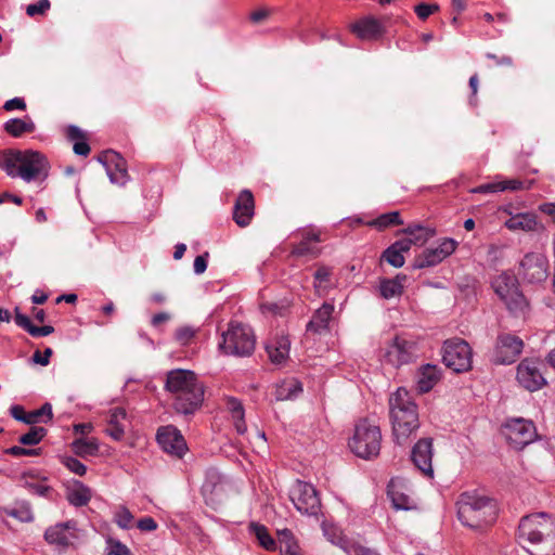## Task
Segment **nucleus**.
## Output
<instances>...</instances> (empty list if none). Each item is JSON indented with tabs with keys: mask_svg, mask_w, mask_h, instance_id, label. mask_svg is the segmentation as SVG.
I'll return each mask as SVG.
<instances>
[{
	"mask_svg": "<svg viewBox=\"0 0 555 555\" xmlns=\"http://www.w3.org/2000/svg\"><path fill=\"white\" fill-rule=\"evenodd\" d=\"M0 168L11 178H21L30 183L44 181L49 176L50 164L38 151L5 150L0 153Z\"/></svg>",
	"mask_w": 555,
	"mask_h": 555,
	"instance_id": "1",
	"label": "nucleus"
},
{
	"mask_svg": "<svg viewBox=\"0 0 555 555\" xmlns=\"http://www.w3.org/2000/svg\"><path fill=\"white\" fill-rule=\"evenodd\" d=\"M166 389L173 395V406L178 413L192 414L202 404L204 387L194 372L172 370L167 374Z\"/></svg>",
	"mask_w": 555,
	"mask_h": 555,
	"instance_id": "2",
	"label": "nucleus"
},
{
	"mask_svg": "<svg viewBox=\"0 0 555 555\" xmlns=\"http://www.w3.org/2000/svg\"><path fill=\"white\" fill-rule=\"evenodd\" d=\"M392 434L398 444H404L420 427L417 405L405 388H398L389 398Z\"/></svg>",
	"mask_w": 555,
	"mask_h": 555,
	"instance_id": "3",
	"label": "nucleus"
},
{
	"mask_svg": "<svg viewBox=\"0 0 555 555\" xmlns=\"http://www.w3.org/2000/svg\"><path fill=\"white\" fill-rule=\"evenodd\" d=\"M456 506L459 520L473 529H481L492 524L496 517L495 502L476 492L462 493Z\"/></svg>",
	"mask_w": 555,
	"mask_h": 555,
	"instance_id": "4",
	"label": "nucleus"
},
{
	"mask_svg": "<svg viewBox=\"0 0 555 555\" xmlns=\"http://www.w3.org/2000/svg\"><path fill=\"white\" fill-rule=\"evenodd\" d=\"M380 441L379 427L367 420H361L356 424L349 448L357 456L371 460L379 454Z\"/></svg>",
	"mask_w": 555,
	"mask_h": 555,
	"instance_id": "5",
	"label": "nucleus"
},
{
	"mask_svg": "<svg viewBox=\"0 0 555 555\" xmlns=\"http://www.w3.org/2000/svg\"><path fill=\"white\" fill-rule=\"evenodd\" d=\"M219 349L229 356L248 357L255 349V335L247 325L231 322L225 332L221 335Z\"/></svg>",
	"mask_w": 555,
	"mask_h": 555,
	"instance_id": "6",
	"label": "nucleus"
},
{
	"mask_svg": "<svg viewBox=\"0 0 555 555\" xmlns=\"http://www.w3.org/2000/svg\"><path fill=\"white\" fill-rule=\"evenodd\" d=\"M492 287L509 311L518 312L525 309L527 301L518 288V282L514 274L502 272L492 281Z\"/></svg>",
	"mask_w": 555,
	"mask_h": 555,
	"instance_id": "7",
	"label": "nucleus"
},
{
	"mask_svg": "<svg viewBox=\"0 0 555 555\" xmlns=\"http://www.w3.org/2000/svg\"><path fill=\"white\" fill-rule=\"evenodd\" d=\"M553 532V521L545 513H535L521 518L518 535L530 543H540L544 537Z\"/></svg>",
	"mask_w": 555,
	"mask_h": 555,
	"instance_id": "8",
	"label": "nucleus"
},
{
	"mask_svg": "<svg viewBox=\"0 0 555 555\" xmlns=\"http://www.w3.org/2000/svg\"><path fill=\"white\" fill-rule=\"evenodd\" d=\"M289 498L301 514L317 516L321 509L319 494L311 483L296 480L289 490Z\"/></svg>",
	"mask_w": 555,
	"mask_h": 555,
	"instance_id": "9",
	"label": "nucleus"
},
{
	"mask_svg": "<svg viewBox=\"0 0 555 555\" xmlns=\"http://www.w3.org/2000/svg\"><path fill=\"white\" fill-rule=\"evenodd\" d=\"M442 361L447 367L456 373L467 371L472 366V349L462 339L447 340L443 346Z\"/></svg>",
	"mask_w": 555,
	"mask_h": 555,
	"instance_id": "10",
	"label": "nucleus"
},
{
	"mask_svg": "<svg viewBox=\"0 0 555 555\" xmlns=\"http://www.w3.org/2000/svg\"><path fill=\"white\" fill-rule=\"evenodd\" d=\"M384 361L395 367L412 362L417 357L416 344L403 336H396L384 349Z\"/></svg>",
	"mask_w": 555,
	"mask_h": 555,
	"instance_id": "11",
	"label": "nucleus"
},
{
	"mask_svg": "<svg viewBox=\"0 0 555 555\" xmlns=\"http://www.w3.org/2000/svg\"><path fill=\"white\" fill-rule=\"evenodd\" d=\"M504 435L508 443L517 450L524 449L538 437L534 424L520 417L507 421L504 426Z\"/></svg>",
	"mask_w": 555,
	"mask_h": 555,
	"instance_id": "12",
	"label": "nucleus"
},
{
	"mask_svg": "<svg viewBox=\"0 0 555 555\" xmlns=\"http://www.w3.org/2000/svg\"><path fill=\"white\" fill-rule=\"evenodd\" d=\"M548 263L545 256L530 253L519 263L518 275L531 284L542 283L547 279Z\"/></svg>",
	"mask_w": 555,
	"mask_h": 555,
	"instance_id": "13",
	"label": "nucleus"
},
{
	"mask_svg": "<svg viewBox=\"0 0 555 555\" xmlns=\"http://www.w3.org/2000/svg\"><path fill=\"white\" fill-rule=\"evenodd\" d=\"M524 348L522 340L512 334H501L498 337L492 360L496 364H511L516 361Z\"/></svg>",
	"mask_w": 555,
	"mask_h": 555,
	"instance_id": "14",
	"label": "nucleus"
},
{
	"mask_svg": "<svg viewBox=\"0 0 555 555\" xmlns=\"http://www.w3.org/2000/svg\"><path fill=\"white\" fill-rule=\"evenodd\" d=\"M457 242L453 238H443L435 248L425 249L414 261V268L423 269L434 267L452 255L456 249Z\"/></svg>",
	"mask_w": 555,
	"mask_h": 555,
	"instance_id": "15",
	"label": "nucleus"
},
{
	"mask_svg": "<svg viewBox=\"0 0 555 555\" xmlns=\"http://www.w3.org/2000/svg\"><path fill=\"white\" fill-rule=\"evenodd\" d=\"M540 366L539 362L529 359H525L519 363L517 380L525 389L535 391L546 384Z\"/></svg>",
	"mask_w": 555,
	"mask_h": 555,
	"instance_id": "16",
	"label": "nucleus"
},
{
	"mask_svg": "<svg viewBox=\"0 0 555 555\" xmlns=\"http://www.w3.org/2000/svg\"><path fill=\"white\" fill-rule=\"evenodd\" d=\"M157 442L166 453L177 457H182L188 450L186 442L180 430L171 425L158 429Z\"/></svg>",
	"mask_w": 555,
	"mask_h": 555,
	"instance_id": "17",
	"label": "nucleus"
},
{
	"mask_svg": "<svg viewBox=\"0 0 555 555\" xmlns=\"http://www.w3.org/2000/svg\"><path fill=\"white\" fill-rule=\"evenodd\" d=\"M103 164L109 181L117 185H125L128 181L126 160L115 151H105L99 156Z\"/></svg>",
	"mask_w": 555,
	"mask_h": 555,
	"instance_id": "18",
	"label": "nucleus"
},
{
	"mask_svg": "<svg viewBox=\"0 0 555 555\" xmlns=\"http://www.w3.org/2000/svg\"><path fill=\"white\" fill-rule=\"evenodd\" d=\"M411 459L414 465L425 476L431 478L434 469L431 465L433 460V441L429 438L418 440L412 449Z\"/></svg>",
	"mask_w": 555,
	"mask_h": 555,
	"instance_id": "19",
	"label": "nucleus"
},
{
	"mask_svg": "<svg viewBox=\"0 0 555 555\" xmlns=\"http://www.w3.org/2000/svg\"><path fill=\"white\" fill-rule=\"evenodd\" d=\"M254 197L250 191L243 190L234 206L233 218L237 225L246 227L254 216Z\"/></svg>",
	"mask_w": 555,
	"mask_h": 555,
	"instance_id": "20",
	"label": "nucleus"
},
{
	"mask_svg": "<svg viewBox=\"0 0 555 555\" xmlns=\"http://www.w3.org/2000/svg\"><path fill=\"white\" fill-rule=\"evenodd\" d=\"M351 30L363 40H376L383 36V24L373 16H365L351 26Z\"/></svg>",
	"mask_w": 555,
	"mask_h": 555,
	"instance_id": "21",
	"label": "nucleus"
},
{
	"mask_svg": "<svg viewBox=\"0 0 555 555\" xmlns=\"http://www.w3.org/2000/svg\"><path fill=\"white\" fill-rule=\"evenodd\" d=\"M387 493L396 509H411L414 501L406 493L405 483L401 479H391L387 487Z\"/></svg>",
	"mask_w": 555,
	"mask_h": 555,
	"instance_id": "22",
	"label": "nucleus"
},
{
	"mask_svg": "<svg viewBox=\"0 0 555 555\" xmlns=\"http://www.w3.org/2000/svg\"><path fill=\"white\" fill-rule=\"evenodd\" d=\"M72 529L73 524L70 521L56 524L46 530L44 539L50 544L68 546L72 544V541L75 538V534L72 531Z\"/></svg>",
	"mask_w": 555,
	"mask_h": 555,
	"instance_id": "23",
	"label": "nucleus"
},
{
	"mask_svg": "<svg viewBox=\"0 0 555 555\" xmlns=\"http://www.w3.org/2000/svg\"><path fill=\"white\" fill-rule=\"evenodd\" d=\"M91 498V489L80 481L73 482L66 489V499L72 505L76 507L87 505L90 502Z\"/></svg>",
	"mask_w": 555,
	"mask_h": 555,
	"instance_id": "24",
	"label": "nucleus"
},
{
	"mask_svg": "<svg viewBox=\"0 0 555 555\" xmlns=\"http://www.w3.org/2000/svg\"><path fill=\"white\" fill-rule=\"evenodd\" d=\"M439 380V370L436 365L426 364L417 373L416 386L422 393L428 392Z\"/></svg>",
	"mask_w": 555,
	"mask_h": 555,
	"instance_id": "25",
	"label": "nucleus"
},
{
	"mask_svg": "<svg viewBox=\"0 0 555 555\" xmlns=\"http://www.w3.org/2000/svg\"><path fill=\"white\" fill-rule=\"evenodd\" d=\"M301 384L295 378L284 379L275 385L274 398L278 401L292 400L301 393Z\"/></svg>",
	"mask_w": 555,
	"mask_h": 555,
	"instance_id": "26",
	"label": "nucleus"
},
{
	"mask_svg": "<svg viewBox=\"0 0 555 555\" xmlns=\"http://www.w3.org/2000/svg\"><path fill=\"white\" fill-rule=\"evenodd\" d=\"M333 311V305L327 302L323 304L322 307H320L314 312L312 319L307 324V330L314 333H321L322 331L326 330L328 326V322L332 318Z\"/></svg>",
	"mask_w": 555,
	"mask_h": 555,
	"instance_id": "27",
	"label": "nucleus"
},
{
	"mask_svg": "<svg viewBox=\"0 0 555 555\" xmlns=\"http://www.w3.org/2000/svg\"><path fill=\"white\" fill-rule=\"evenodd\" d=\"M3 129L7 133L14 138H20L24 133L34 132L36 126L29 116L24 118H11L3 125Z\"/></svg>",
	"mask_w": 555,
	"mask_h": 555,
	"instance_id": "28",
	"label": "nucleus"
},
{
	"mask_svg": "<svg viewBox=\"0 0 555 555\" xmlns=\"http://www.w3.org/2000/svg\"><path fill=\"white\" fill-rule=\"evenodd\" d=\"M247 530L248 533L254 537L258 544L266 551H274L276 548V543L270 535L266 526L251 521L249 522Z\"/></svg>",
	"mask_w": 555,
	"mask_h": 555,
	"instance_id": "29",
	"label": "nucleus"
},
{
	"mask_svg": "<svg viewBox=\"0 0 555 555\" xmlns=\"http://www.w3.org/2000/svg\"><path fill=\"white\" fill-rule=\"evenodd\" d=\"M505 225L513 231H534L538 225L537 216L531 212L517 214L506 220Z\"/></svg>",
	"mask_w": 555,
	"mask_h": 555,
	"instance_id": "30",
	"label": "nucleus"
},
{
	"mask_svg": "<svg viewBox=\"0 0 555 555\" xmlns=\"http://www.w3.org/2000/svg\"><path fill=\"white\" fill-rule=\"evenodd\" d=\"M126 418V411L122 408H115L111 410L108 416V426L106 428V434L111 436L114 440L120 441L125 434V428L120 424L122 420Z\"/></svg>",
	"mask_w": 555,
	"mask_h": 555,
	"instance_id": "31",
	"label": "nucleus"
},
{
	"mask_svg": "<svg viewBox=\"0 0 555 555\" xmlns=\"http://www.w3.org/2000/svg\"><path fill=\"white\" fill-rule=\"evenodd\" d=\"M225 406L231 413L236 433L244 435L247 430V427L244 421L245 411L242 402L236 398L228 397L225 399Z\"/></svg>",
	"mask_w": 555,
	"mask_h": 555,
	"instance_id": "32",
	"label": "nucleus"
},
{
	"mask_svg": "<svg viewBox=\"0 0 555 555\" xmlns=\"http://www.w3.org/2000/svg\"><path fill=\"white\" fill-rule=\"evenodd\" d=\"M406 276L398 274L395 279H384L379 284L380 296L385 299H391L401 296L403 292V283Z\"/></svg>",
	"mask_w": 555,
	"mask_h": 555,
	"instance_id": "33",
	"label": "nucleus"
},
{
	"mask_svg": "<svg viewBox=\"0 0 555 555\" xmlns=\"http://www.w3.org/2000/svg\"><path fill=\"white\" fill-rule=\"evenodd\" d=\"M267 352L274 364H282L289 353V340L285 337L278 339L274 344L267 345Z\"/></svg>",
	"mask_w": 555,
	"mask_h": 555,
	"instance_id": "34",
	"label": "nucleus"
},
{
	"mask_svg": "<svg viewBox=\"0 0 555 555\" xmlns=\"http://www.w3.org/2000/svg\"><path fill=\"white\" fill-rule=\"evenodd\" d=\"M319 241V234L307 233L302 241L294 246L292 254L295 256L317 257L320 250L317 246L313 245V243Z\"/></svg>",
	"mask_w": 555,
	"mask_h": 555,
	"instance_id": "35",
	"label": "nucleus"
},
{
	"mask_svg": "<svg viewBox=\"0 0 555 555\" xmlns=\"http://www.w3.org/2000/svg\"><path fill=\"white\" fill-rule=\"evenodd\" d=\"M403 232L411 238L414 245L425 244L435 234L434 230L421 224L409 225Z\"/></svg>",
	"mask_w": 555,
	"mask_h": 555,
	"instance_id": "36",
	"label": "nucleus"
},
{
	"mask_svg": "<svg viewBox=\"0 0 555 555\" xmlns=\"http://www.w3.org/2000/svg\"><path fill=\"white\" fill-rule=\"evenodd\" d=\"M280 543L281 555H301L300 547L289 530L280 532Z\"/></svg>",
	"mask_w": 555,
	"mask_h": 555,
	"instance_id": "37",
	"label": "nucleus"
},
{
	"mask_svg": "<svg viewBox=\"0 0 555 555\" xmlns=\"http://www.w3.org/2000/svg\"><path fill=\"white\" fill-rule=\"evenodd\" d=\"M8 516L14 517L23 522H30L34 520V514L30 505L27 502L17 503L12 508H7Z\"/></svg>",
	"mask_w": 555,
	"mask_h": 555,
	"instance_id": "38",
	"label": "nucleus"
},
{
	"mask_svg": "<svg viewBox=\"0 0 555 555\" xmlns=\"http://www.w3.org/2000/svg\"><path fill=\"white\" fill-rule=\"evenodd\" d=\"M402 223L403 220L401 219L399 211H390L380 215L374 221H372L371 224L378 229H385L390 225H398Z\"/></svg>",
	"mask_w": 555,
	"mask_h": 555,
	"instance_id": "39",
	"label": "nucleus"
},
{
	"mask_svg": "<svg viewBox=\"0 0 555 555\" xmlns=\"http://www.w3.org/2000/svg\"><path fill=\"white\" fill-rule=\"evenodd\" d=\"M74 449L78 455H94L99 450V444L95 439H77L74 442Z\"/></svg>",
	"mask_w": 555,
	"mask_h": 555,
	"instance_id": "40",
	"label": "nucleus"
},
{
	"mask_svg": "<svg viewBox=\"0 0 555 555\" xmlns=\"http://www.w3.org/2000/svg\"><path fill=\"white\" fill-rule=\"evenodd\" d=\"M115 522L122 529H129L133 524V515L126 506H118L114 513Z\"/></svg>",
	"mask_w": 555,
	"mask_h": 555,
	"instance_id": "41",
	"label": "nucleus"
},
{
	"mask_svg": "<svg viewBox=\"0 0 555 555\" xmlns=\"http://www.w3.org/2000/svg\"><path fill=\"white\" fill-rule=\"evenodd\" d=\"M46 434L47 430L43 427H33L20 437V442L25 446H35L42 440Z\"/></svg>",
	"mask_w": 555,
	"mask_h": 555,
	"instance_id": "42",
	"label": "nucleus"
},
{
	"mask_svg": "<svg viewBox=\"0 0 555 555\" xmlns=\"http://www.w3.org/2000/svg\"><path fill=\"white\" fill-rule=\"evenodd\" d=\"M340 547L348 555H379L375 550L362 546V545H350L346 539L340 538L339 542Z\"/></svg>",
	"mask_w": 555,
	"mask_h": 555,
	"instance_id": "43",
	"label": "nucleus"
},
{
	"mask_svg": "<svg viewBox=\"0 0 555 555\" xmlns=\"http://www.w3.org/2000/svg\"><path fill=\"white\" fill-rule=\"evenodd\" d=\"M383 258L395 268H401L404 264L403 255L391 245L383 253Z\"/></svg>",
	"mask_w": 555,
	"mask_h": 555,
	"instance_id": "44",
	"label": "nucleus"
},
{
	"mask_svg": "<svg viewBox=\"0 0 555 555\" xmlns=\"http://www.w3.org/2000/svg\"><path fill=\"white\" fill-rule=\"evenodd\" d=\"M106 555H131L127 545L118 540L108 539L106 541Z\"/></svg>",
	"mask_w": 555,
	"mask_h": 555,
	"instance_id": "45",
	"label": "nucleus"
},
{
	"mask_svg": "<svg viewBox=\"0 0 555 555\" xmlns=\"http://www.w3.org/2000/svg\"><path fill=\"white\" fill-rule=\"evenodd\" d=\"M195 335V330L191 326H181L176 331L175 338L180 345H188Z\"/></svg>",
	"mask_w": 555,
	"mask_h": 555,
	"instance_id": "46",
	"label": "nucleus"
},
{
	"mask_svg": "<svg viewBox=\"0 0 555 555\" xmlns=\"http://www.w3.org/2000/svg\"><path fill=\"white\" fill-rule=\"evenodd\" d=\"M64 465L74 474L78 476H83L87 472V467L79 460L75 457H66L64 460Z\"/></svg>",
	"mask_w": 555,
	"mask_h": 555,
	"instance_id": "47",
	"label": "nucleus"
},
{
	"mask_svg": "<svg viewBox=\"0 0 555 555\" xmlns=\"http://www.w3.org/2000/svg\"><path fill=\"white\" fill-rule=\"evenodd\" d=\"M50 8L49 0H39L36 3L28 4L26 8V13L29 16H35L37 14H44Z\"/></svg>",
	"mask_w": 555,
	"mask_h": 555,
	"instance_id": "48",
	"label": "nucleus"
},
{
	"mask_svg": "<svg viewBox=\"0 0 555 555\" xmlns=\"http://www.w3.org/2000/svg\"><path fill=\"white\" fill-rule=\"evenodd\" d=\"M438 10H439V5L436 3H434V4L420 3L414 8L416 15L421 20H426L429 15L437 12Z\"/></svg>",
	"mask_w": 555,
	"mask_h": 555,
	"instance_id": "49",
	"label": "nucleus"
},
{
	"mask_svg": "<svg viewBox=\"0 0 555 555\" xmlns=\"http://www.w3.org/2000/svg\"><path fill=\"white\" fill-rule=\"evenodd\" d=\"M498 183L501 185L500 192L511 190V191H517L525 189V182L518 179H508L504 181H498Z\"/></svg>",
	"mask_w": 555,
	"mask_h": 555,
	"instance_id": "50",
	"label": "nucleus"
},
{
	"mask_svg": "<svg viewBox=\"0 0 555 555\" xmlns=\"http://www.w3.org/2000/svg\"><path fill=\"white\" fill-rule=\"evenodd\" d=\"M53 351L51 348H46L43 354L37 350L33 354V361L36 364H40L42 366H46L50 362V357L52 356Z\"/></svg>",
	"mask_w": 555,
	"mask_h": 555,
	"instance_id": "51",
	"label": "nucleus"
},
{
	"mask_svg": "<svg viewBox=\"0 0 555 555\" xmlns=\"http://www.w3.org/2000/svg\"><path fill=\"white\" fill-rule=\"evenodd\" d=\"M11 414L15 420L24 422L26 424L36 423V418L29 417V414L26 415L22 406H18V405L12 406Z\"/></svg>",
	"mask_w": 555,
	"mask_h": 555,
	"instance_id": "52",
	"label": "nucleus"
},
{
	"mask_svg": "<svg viewBox=\"0 0 555 555\" xmlns=\"http://www.w3.org/2000/svg\"><path fill=\"white\" fill-rule=\"evenodd\" d=\"M14 320H15L16 325H18L20 327L24 328L28 333L30 332V330H31V327L34 325L31 323L30 319L27 315L21 313L17 308L15 309Z\"/></svg>",
	"mask_w": 555,
	"mask_h": 555,
	"instance_id": "53",
	"label": "nucleus"
},
{
	"mask_svg": "<svg viewBox=\"0 0 555 555\" xmlns=\"http://www.w3.org/2000/svg\"><path fill=\"white\" fill-rule=\"evenodd\" d=\"M42 416H47L48 421L52 420V406L49 403H44L39 410L29 414V417L36 418V423L40 421Z\"/></svg>",
	"mask_w": 555,
	"mask_h": 555,
	"instance_id": "54",
	"label": "nucleus"
},
{
	"mask_svg": "<svg viewBox=\"0 0 555 555\" xmlns=\"http://www.w3.org/2000/svg\"><path fill=\"white\" fill-rule=\"evenodd\" d=\"M330 269L326 267L319 268L314 273V280H315V288L322 287L323 283L328 281L330 278Z\"/></svg>",
	"mask_w": 555,
	"mask_h": 555,
	"instance_id": "55",
	"label": "nucleus"
},
{
	"mask_svg": "<svg viewBox=\"0 0 555 555\" xmlns=\"http://www.w3.org/2000/svg\"><path fill=\"white\" fill-rule=\"evenodd\" d=\"M207 257L208 253L197 256L194 259L193 269L195 274H202L207 269Z\"/></svg>",
	"mask_w": 555,
	"mask_h": 555,
	"instance_id": "56",
	"label": "nucleus"
},
{
	"mask_svg": "<svg viewBox=\"0 0 555 555\" xmlns=\"http://www.w3.org/2000/svg\"><path fill=\"white\" fill-rule=\"evenodd\" d=\"M141 531H154L157 529V522L152 517H143L137 522Z\"/></svg>",
	"mask_w": 555,
	"mask_h": 555,
	"instance_id": "57",
	"label": "nucleus"
},
{
	"mask_svg": "<svg viewBox=\"0 0 555 555\" xmlns=\"http://www.w3.org/2000/svg\"><path fill=\"white\" fill-rule=\"evenodd\" d=\"M501 185L495 182L485 183L472 190L473 193H498Z\"/></svg>",
	"mask_w": 555,
	"mask_h": 555,
	"instance_id": "58",
	"label": "nucleus"
},
{
	"mask_svg": "<svg viewBox=\"0 0 555 555\" xmlns=\"http://www.w3.org/2000/svg\"><path fill=\"white\" fill-rule=\"evenodd\" d=\"M3 108L8 112L13 111V109H22L23 111L26 108V103L22 98H13L11 100H8L4 103Z\"/></svg>",
	"mask_w": 555,
	"mask_h": 555,
	"instance_id": "59",
	"label": "nucleus"
},
{
	"mask_svg": "<svg viewBox=\"0 0 555 555\" xmlns=\"http://www.w3.org/2000/svg\"><path fill=\"white\" fill-rule=\"evenodd\" d=\"M54 332V327L51 325L35 326L33 325L29 334L34 337L48 336Z\"/></svg>",
	"mask_w": 555,
	"mask_h": 555,
	"instance_id": "60",
	"label": "nucleus"
},
{
	"mask_svg": "<svg viewBox=\"0 0 555 555\" xmlns=\"http://www.w3.org/2000/svg\"><path fill=\"white\" fill-rule=\"evenodd\" d=\"M29 490L31 493L38 496H48L52 489L49 486L43 483H31L29 485Z\"/></svg>",
	"mask_w": 555,
	"mask_h": 555,
	"instance_id": "61",
	"label": "nucleus"
},
{
	"mask_svg": "<svg viewBox=\"0 0 555 555\" xmlns=\"http://www.w3.org/2000/svg\"><path fill=\"white\" fill-rule=\"evenodd\" d=\"M323 530H324V534L327 537V539L333 544H336L338 546H340V544L338 543L340 538L346 539L345 537H343L340 534V532L336 528L327 529V528L324 527Z\"/></svg>",
	"mask_w": 555,
	"mask_h": 555,
	"instance_id": "62",
	"label": "nucleus"
},
{
	"mask_svg": "<svg viewBox=\"0 0 555 555\" xmlns=\"http://www.w3.org/2000/svg\"><path fill=\"white\" fill-rule=\"evenodd\" d=\"M414 245L410 237L399 240L395 242L391 246L395 247L402 255L405 251H409L411 246Z\"/></svg>",
	"mask_w": 555,
	"mask_h": 555,
	"instance_id": "63",
	"label": "nucleus"
},
{
	"mask_svg": "<svg viewBox=\"0 0 555 555\" xmlns=\"http://www.w3.org/2000/svg\"><path fill=\"white\" fill-rule=\"evenodd\" d=\"M74 152L80 156H87L90 153V146L85 141H78L74 144Z\"/></svg>",
	"mask_w": 555,
	"mask_h": 555,
	"instance_id": "64",
	"label": "nucleus"
}]
</instances>
